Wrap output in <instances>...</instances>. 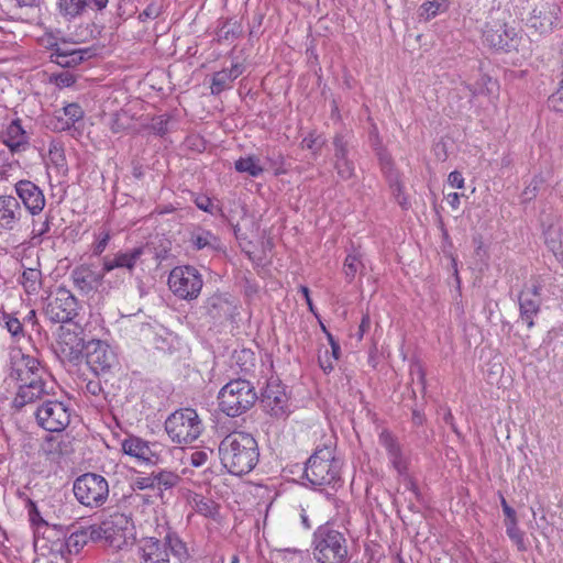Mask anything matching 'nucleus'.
<instances>
[{
	"label": "nucleus",
	"instance_id": "obj_1",
	"mask_svg": "<svg viewBox=\"0 0 563 563\" xmlns=\"http://www.w3.org/2000/svg\"><path fill=\"white\" fill-rule=\"evenodd\" d=\"M221 464L233 475H245L258 463L260 450L255 438L246 432L234 431L219 444Z\"/></svg>",
	"mask_w": 563,
	"mask_h": 563
},
{
	"label": "nucleus",
	"instance_id": "obj_2",
	"mask_svg": "<svg viewBox=\"0 0 563 563\" xmlns=\"http://www.w3.org/2000/svg\"><path fill=\"white\" fill-rule=\"evenodd\" d=\"M335 446L331 440L317 446L305 467V476L312 486L341 485V461L334 455Z\"/></svg>",
	"mask_w": 563,
	"mask_h": 563
},
{
	"label": "nucleus",
	"instance_id": "obj_3",
	"mask_svg": "<svg viewBox=\"0 0 563 563\" xmlns=\"http://www.w3.org/2000/svg\"><path fill=\"white\" fill-rule=\"evenodd\" d=\"M312 554L318 563H346L349 545L345 534L330 523L319 526L313 532Z\"/></svg>",
	"mask_w": 563,
	"mask_h": 563
},
{
	"label": "nucleus",
	"instance_id": "obj_4",
	"mask_svg": "<svg viewBox=\"0 0 563 563\" xmlns=\"http://www.w3.org/2000/svg\"><path fill=\"white\" fill-rule=\"evenodd\" d=\"M257 398V393L249 380L233 379L220 389L219 408L229 417H238L251 409Z\"/></svg>",
	"mask_w": 563,
	"mask_h": 563
},
{
	"label": "nucleus",
	"instance_id": "obj_5",
	"mask_svg": "<svg viewBox=\"0 0 563 563\" xmlns=\"http://www.w3.org/2000/svg\"><path fill=\"white\" fill-rule=\"evenodd\" d=\"M73 493L76 500L85 508L99 509L109 499V483L102 475L88 472L74 481Z\"/></svg>",
	"mask_w": 563,
	"mask_h": 563
},
{
	"label": "nucleus",
	"instance_id": "obj_6",
	"mask_svg": "<svg viewBox=\"0 0 563 563\" xmlns=\"http://www.w3.org/2000/svg\"><path fill=\"white\" fill-rule=\"evenodd\" d=\"M165 430L174 442L190 444L200 437L203 424L196 410L184 408L166 419Z\"/></svg>",
	"mask_w": 563,
	"mask_h": 563
},
{
	"label": "nucleus",
	"instance_id": "obj_7",
	"mask_svg": "<svg viewBox=\"0 0 563 563\" xmlns=\"http://www.w3.org/2000/svg\"><path fill=\"white\" fill-rule=\"evenodd\" d=\"M202 286V276L194 266H176L169 273L168 287L181 300L191 301L197 299Z\"/></svg>",
	"mask_w": 563,
	"mask_h": 563
},
{
	"label": "nucleus",
	"instance_id": "obj_8",
	"mask_svg": "<svg viewBox=\"0 0 563 563\" xmlns=\"http://www.w3.org/2000/svg\"><path fill=\"white\" fill-rule=\"evenodd\" d=\"M521 35L503 18H492L483 30V42L490 48L503 52L518 49Z\"/></svg>",
	"mask_w": 563,
	"mask_h": 563
},
{
	"label": "nucleus",
	"instance_id": "obj_9",
	"mask_svg": "<svg viewBox=\"0 0 563 563\" xmlns=\"http://www.w3.org/2000/svg\"><path fill=\"white\" fill-rule=\"evenodd\" d=\"M86 345L84 330L80 325L77 323L62 325L55 353L63 363L77 364L86 352Z\"/></svg>",
	"mask_w": 563,
	"mask_h": 563
},
{
	"label": "nucleus",
	"instance_id": "obj_10",
	"mask_svg": "<svg viewBox=\"0 0 563 563\" xmlns=\"http://www.w3.org/2000/svg\"><path fill=\"white\" fill-rule=\"evenodd\" d=\"M79 302L66 288L59 287L55 294L47 298L43 308L45 317L52 323L74 324L73 320L78 316Z\"/></svg>",
	"mask_w": 563,
	"mask_h": 563
},
{
	"label": "nucleus",
	"instance_id": "obj_11",
	"mask_svg": "<svg viewBox=\"0 0 563 563\" xmlns=\"http://www.w3.org/2000/svg\"><path fill=\"white\" fill-rule=\"evenodd\" d=\"M333 168L341 180H349L355 176L354 147L352 135L347 132L335 133L332 140Z\"/></svg>",
	"mask_w": 563,
	"mask_h": 563
},
{
	"label": "nucleus",
	"instance_id": "obj_12",
	"mask_svg": "<svg viewBox=\"0 0 563 563\" xmlns=\"http://www.w3.org/2000/svg\"><path fill=\"white\" fill-rule=\"evenodd\" d=\"M37 424L49 432H62L70 423L71 409L63 401L46 399L34 412Z\"/></svg>",
	"mask_w": 563,
	"mask_h": 563
},
{
	"label": "nucleus",
	"instance_id": "obj_13",
	"mask_svg": "<svg viewBox=\"0 0 563 563\" xmlns=\"http://www.w3.org/2000/svg\"><path fill=\"white\" fill-rule=\"evenodd\" d=\"M55 384L45 373L43 376L32 377L27 382L19 383L18 391L13 398L12 405L15 409L21 410L26 405L40 400H46L54 393Z\"/></svg>",
	"mask_w": 563,
	"mask_h": 563
},
{
	"label": "nucleus",
	"instance_id": "obj_14",
	"mask_svg": "<svg viewBox=\"0 0 563 563\" xmlns=\"http://www.w3.org/2000/svg\"><path fill=\"white\" fill-rule=\"evenodd\" d=\"M107 532V544L115 550H122L132 544L135 539L134 522L131 516L113 512L103 520Z\"/></svg>",
	"mask_w": 563,
	"mask_h": 563
},
{
	"label": "nucleus",
	"instance_id": "obj_15",
	"mask_svg": "<svg viewBox=\"0 0 563 563\" xmlns=\"http://www.w3.org/2000/svg\"><path fill=\"white\" fill-rule=\"evenodd\" d=\"M125 454L145 464H157L164 460L167 449L163 443L148 442L139 437H129L122 442Z\"/></svg>",
	"mask_w": 563,
	"mask_h": 563
},
{
	"label": "nucleus",
	"instance_id": "obj_16",
	"mask_svg": "<svg viewBox=\"0 0 563 563\" xmlns=\"http://www.w3.org/2000/svg\"><path fill=\"white\" fill-rule=\"evenodd\" d=\"M263 409L273 417H283L287 412L288 396L285 386L277 377L267 379L261 396L257 398Z\"/></svg>",
	"mask_w": 563,
	"mask_h": 563
},
{
	"label": "nucleus",
	"instance_id": "obj_17",
	"mask_svg": "<svg viewBox=\"0 0 563 563\" xmlns=\"http://www.w3.org/2000/svg\"><path fill=\"white\" fill-rule=\"evenodd\" d=\"M27 216L19 199L11 195L0 196V231L19 233L26 224Z\"/></svg>",
	"mask_w": 563,
	"mask_h": 563
},
{
	"label": "nucleus",
	"instance_id": "obj_18",
	"mask_svg": "<svg viewBox=\"0 0 563 563\" xmlns=\"http://www.w3.org/2000/svg\"><path fill=\"white\" fill-rule=\"evenodd\" d=\"M85 357L88 367L96 376L110 372L117 363L114 351L109 344L100 340L87 342Z\"/></svg>",
	"mask_w": 563,
	"mask_h": 563
},
{
	"label": "nucleus",
	"instance_id": "obj_19",
	"mask_svg": "<svg viewBox=\"0 0 563 563\" xmlns=\"http://www.w3.org/2000/svg\"><path fill=\"white\" fill-rule=\"evenodd\" d=\"M542 286L538 279L526 284L518 296L520 318L529 329L534 325V317L540 312Z\"/></svg>",
	"mask_w": 563,
	"mask_h": 563
},
{
	"label": "nucleus",
	"instance_id": "obj_20",
	"mask_svg": "<svg viewBox=\"0 0 563 563\" xmlns=\"http://www.w3.org/2000/svg\"><path fill=\"white\" fill-rule=\"evenodd\" d=\"M44 367L41 366L37 358L24 354L21 350H14L10 354L9 376L18 383L27 382L32 377L43 376Z\"/></svg>",
	"mask_w": 563,
	"mask_h": 563
},
{
	"label": "nucleus",
	"instance_id": "obj_21",
	"mask_svg": "<svg viewBox=\"0 0 563 563\" xmlns=\"http://www.w3.org/2000/svg\"><path fill=\"white\" fill-rule=\"evenodd\" d=\"M15 194L25 208L32 216H38L46 203L43 190L31 180H19L14 185Z\"/></svg>",
	"mask_w": 563,
	"mask_h": 563
},
{
	"label": "nucleus",
	"instance_id": "obj_22",
	"mask_svg": "<svg viewBox=\"0 0 563 563\" xmlns=\"http://www.w3.org/2000/svg\"><path fill=\"white\" fill-rule=\"evenodd\" d=\"M143 252V247L139 246L106 255L101 258L102 271L107 274L114 269H125L132 274Z\"/></svg>",
	"mask_w": 563,
	"mask_h": 563
},
{
	"label": "nucleus",
	"instance_id": "obj_23",
	"mask_svg": "<svg viewBox=\"0 0 563 563\" xmlns=\"http://www.w3.org/2000/svg\"><path fill=\"white\" fill-rule=\"evenodd\" d=\"M109 0H58L59 14L66 20H73L89 11H102Z\"/></svg>",
	"mask_w": 563,
	"mask_h": 563
},
{
	"label": "nucleus",
	"instance_id": "obj_24",
	"mask_svg": "<svg viewBox=\"0 0 563 563\" xmlns=\"http://www.w3.org/2000/svg\"><path fill=\"white\" fill-rule=\"evenodd\" d=\"M106 273L101 269V272H96L91 268V266L84 264L76 266L71 273L70 277L74 283V286L82 294H89L93 291L98 285L102 282Z\"/></svg>",
	"mask_w": 563,
	"mask_h": 563
},
{
	"label": "nucleus",
	"instance_id": "obj_25",
	"mask_svg": "<svg viewBox=\"0 0 563 563\" xmlns=\"http://www.w3.org/2000/svg\"><path fill=\"white\" fill-rule=\"evenodd\" d=\"M48 47L51 49V62L67 68L80 64L87 54L85 49L69 47L67 43L55 42L49 44Z\"/></svg>",
	"mask_w": 563,
	"mask_h": 563
},
{
	"label": "nucleus",
	"instance_id": "obj_26",
	"mask_svg": "<svg viewBox=\"0 0 563 563\" xmlns=\"http://www.w3.org/2000/svg\"><path fill=\"white\" fill-rule=\"evenodd\" d=\"M137 545L140 563H169V552L158 539L142 538Z\"/></svg>",
	"mask_w": 563,
	"mask_h": 563
},
{
	"label": "nucleus",
	"instance_id": "obj_27",
	"mask_svg": "<svg viewBox=\"0 0 563 563\" xmlns=\"http://www.w3.org/2000/svg\"><path fill=\"white\" fill-rule=\"evenodd\" d=\"M1 140L11 154L25 151L30 144V135L22 128L20 119H14L10 122L7 129L2 132Z\"/></svg>",
	"mask_w": 563,
	"mask_h": 563
},
{
	"label": "nucleus",
	"instance_id": "obj_28",
	"mask_svg": "<svg viewBox=\"0 0 563 563\" xmlns=\"http://www.w3.org/2000/svg\"><path fill=\"white\" fill-rule=\"evenodd\" d=\"M87 543L88 540L84 526L76 527L73 525L67 528V532H65L63 541L59 542V548L56 550H58L62 555H65V553L77 555Z\"/></svg>",
	"mask_w": 563,
	"mask_h": 563
},
{
	"label": "nucleus",
	"instance_id": "obj_29",
	"mask_svg": "<svg viewBox=\"0 0 563 563\" xmlns=\"http://www.w3.org/2000/svg\"><path fill=\"white\" fill-rule=\"evenodd\" d=\"M379 443L383 445L389 456L390 462L398 473L406 471V463L401 454V449L395 437L387 430H384L379 434Z\"/></svg>",
	"mask_w": 563,
	"mask_h": 563
},
{
	"label": "nucleus",
	"instance_id": "obj_30",
	"mask_svg": "<svg viewBox=\"0 0 563 563\" xmlns=\"http://www.w3.org/2000/svg\"><path fill=\"white\" fill-rule=\"evenodd\" d=\"M162 543L166 551H169L180 563H186L189 560L188 548L177 533L167 532Z\"/></svg>",
	"mask_w": 563,
	"mask_h": 563
},
{
	"label": "nucleus",
	"instance_id": "obj_31",
	"mask_svg": "<svg viewBox=\"0 0 563 563\" xmlns=\"http://www.w3.org/2000/svg\"><path fill=\"white\" fill-rule=\"evenodd\" d=\"M29 518L35 528V536H45L47 532L58 531L62 532V526L48 525L41 516L35 503L31 499L27 501Z\"/></svg>",
	"mask_w": 563,
	"mask_h": 563
},
{
	"label": "nucleus",
	"instance_id": "obj_32",
	"mask_svg": "<svg viewBox=\"0 0 563 563\" xmlns=\"http://www.w3.org/2000/svg\"><path fill=\"white\" fill-rule=\"evenodd\" d=\"M365 264L363 255L358 251L347 254L343 264V274L347 283H352L357 275H363Z\"/></svg>",
	"mask_w": 563,
	"mask_h": 563
},
{
	"label": "nucleus",
	"instance_id": "obj_33",
	"mask_svg": "<svg viewBox=\"0 0 563 563\" xmlns=\"http://www.w3.org/2000/svg\"><path fill=\"white\" fill-rule=\"evenodd\" d=\"M190 242L197 250L209 249L214 251L220 246L219 238L216 236L210 231L202 229H198L195 232H192Z\"/></svg>",
	"mask_w": 563,
	"mask_h": 563
},
{
	"label": "nucleus",
	"instance_id": "obj_34",
	"mask_svg": "<svg viewBox=\"0 0 563 563\" xmlns=\"http://www.w3.org/2000/svg\"><path fill=\"white\" fill-rule=\"evenodd\" d=\"M154 488L158 489V496L163 498V490L170 489L179 484L181 481L180 476L170 471L153 472Z\"/></svg>",
	"mask_w": 563,
	"mask_h": 563
},
{
	"label": "nucleus",
	"instance_id": "obj_35",
	"mask_svg": "<svg viewBox=\"0 0 563 563\" xmlns=\"http://www.w3.org/2000/svg\"><path fill=\"white\" fill-rule=\"evenodd\" d=\"M19 282L29 295L36 294L42 286V273L37 268H25Z\"/></svg>",
	"mask_w": 563,
	"mask_h": 563
},
{
	"label": "nucleus",
	"instance_id": "obj_36",
	"mask_svg": "<svg viewBox=\"0 0 563 563\" xmlns=\"http://www.w3.org/2000/svg\"><path fill=\"white\" fill-rule=\"evenodd\" d=\"M234 168L236 172L247 174L254 178L261 176L264 172V168L260 165V159L252 155L240 157L235 161Z\"/></svg>",
	"mask_w": 563,
	"mask_h": 563
},
{
	"label": "nucleus",
	"instance_id": "obj_37",
	"mask_svg": "<svg viewBox=\"0 0 563 563\" xmlns=\"http://www.w3.org/2000/svg\"><path fill=\"white\" fill-rule=\"evenodd\" d=\"M448 10L446 0H428L424 1L419 10L418 15L420 20L430 21L435 18L439 13Z\"/></svg>",
	"mask_w": 563,
	"mask_h": 563
},
{
	"label": "nucleus",
	"instance_id": "obj_38",
	"mask_svg": "<svg viewBox=\"0 0 563 563\" xmlns=\"http://www.w3.org/2000/svg\"><path fill=\"white\" fill-rule=\"evenodd\" d=\"M0 324L11 334L14 341L19 342L24 338L23 323L14 314L3 312L0 319Z\"/></svg>",
	"mask_w": 563,
	"mask_h": 563
},
{
	"label": "nucleus",
	"instance_id": "obj_39",
	"mask_svg": "<svg viewBox=\"0 0 563 563\" xmlns=\"http://www.w3.org/2000/svg\"><path fill=\"white\" fill-rule=\"evenodd\" d=\"M234 79L231 77L230 73L225 69L217 71L213 74L212 82H211V93L219 95L222 91L231 88Z\"/></svg>",
	"mask_w": 563,
	"mask_h": 563
},
{
	"label": "nucleus",
	"instance_id": "obj_40",
	"mask_svg": "<svg viewBox=\"0 0 563 563\" xmlns=\"http://www.w3.org/2000/svg\"><path fill=\"white\" fill-rule=\"evenodd\" d=\"M108 125L114 134H118L131 126V118L125 112H115L110 115Z\"/></svg>",
	"mask_w": 563,
	"mask_h": 563
},
{
	"label": "nucleus",
	"instance_id": "obj_41",
	"mask_svg": "<svg viewBox=\"0 0 563 563\" xmlns=\"http://www.w3.org/2000/svg\"><path fill=\"white\" fill-rule=\"evenodd\" d=\"M194 504L195 510L205 517H212L217 512V504L210 498L196 495L194 497Z\"/></svg>",
	"mask_w": 563,
	"mask_h": 563
},
{
	"label": "nucleus",
	"instance_id": "obj_42",
	"mask_svg": "<svg viewBox=\"0 0 563 563\" xmlns=\"http://www.w3.org/2000/svg\"><path fill=\"white\" fill-rule=\"evenodd\" d=\"M506 533L509 539L516 544L519 551H526L527 545L525 542V533L519 529L517 520L506 522Z\"/></svg>",
	"mask_w": 563,
	"mask_h": 563
},
{
	"label": "nucleus",
	"instance_id": "obj_43",
	"mask_svg": "<svg viewBox=\"0 0 563 563\" xmlns=\"http://www.w3.org/2000/svg\"><path fill=\"white\" fill-rule=\"evenodd\" d=\"M52 219H53V217L51 214H45L44 221H40L33 217L32 231H31V236L33 240L42 239L44 235H46L49 232Z\"/></svg>",
	"mask_w": 563,
	"mask_h": 563
},
{
	"label": "nucleus",
	"instance_id": "obj_44",
	"mask_svg": "<svg viewBox=\"0 0 563 563\" xmlns=\"http://www.w3.org/2000/svg\"><path fill=\"white\" fill-rule=\"evenodd\" d=\"M63 114L70 125H75L78 121L84 119L85 112L78 103H68L63 109Z\"/></svg>",
	"mask_w": 563,
	"mask_h": 563
},
{
	"label": "nucleus",
	"instance_id": "obj_45",
	"mask_svg": "<svg viewBox=\"0 0 563 563\" xmlns=\"http://www.w3.org/2000/svg\"><path fill=\"white\" fill-rule=\"evenodd\" d=\"M84 530L86 532L88 542L89 541L97 542L100 540H104L107 542V532L104 529L103 521L100 525L86 526V527H84Z\"/></svg>",
	"mask_w": 563,
	"mask_h": 563
},
{
	"label": "nucleus",
	"instance_id": "obj_46",
	"mask_svg": "<svg viewBox=\"0 0 563 563\" xmlns=\"http://www.w3.org/2000/svg\"><path fill=\"white\" fill-rule=\"evenodd\" d=\"M543 179L541 176H534L531 181L525 187L521 197L523 202L531 201L536 198Z\"/></svg>",
	"mask_w": 563,
	"mask_h": 563
},
{
	"label": "nucleus",
	"instance_id": "obj_47",
	"mask_svg": "<svg viewBox=\"0 0 563 563\" xmlns=\"http://www.w3.org/2000/svg\"><path fill=\"white\" fill-rule=\"evenodd\" d=\"M195 205L198 209L208 212L212 216L221 212V209L213 203L212 199L205 195H198L196 196L194 200Z\"/></svg>",
	"mask_w": 563,
	"mask_h": 563
},
{
	"label": "nucleus",
	"instance_id": "obj_48",
	"mask_svg": "<svg viewBox=\"0 0 563 563\" xmlns=\"http://www.w3.org/2000/svg\"><path fill=\"white\" fill-rule=\"evenodd\" d=\"M210 313L213 317H220L223 310H228V314L230 313V302L222 299L220 296H213L208 301Z\"/></svg>",
	"mask_w": 563,
	"mask_h": 563
},
{
	"label": "nucleus",
	"instance_id": "obj_49",
	"mask_svg": "<svg viewBox=\"0 0 563 563\" xmlns=\"http://www.w3.org/2000/svg\"><path fill=\"white\" fill-rule=\"evenodd\" d=\"M377 156H378V159H379V164H380L382 170L387 176H390V175L395 174L394 168H393V159H391V156L389 155V153L387 151L383 150V148H379L377 151Z\"/></svg>",
	"mask_w": 563,
	"mask_h": 563
},
{
	"label": "nucleus",
	"instance_id": "obj_50",
	"mask_svg": "<svg viewBox=\"0 0 563 563\" xmlns=\"http://www.w3.org/2000/svg\"><path fill=\"white\" fill-rule=\"evenodd\" d=\"M110 239L111 235L109 231L102 232L92 245V254L96 256H100L106 251Z\"/></svg>",
	"mask_w": 563,
	"mask_h": 563
},
{
	"label": "nucleus",
	"instance_id": "obj_51",
	"mask_svg": "<svg viewBox=\"0 0 563 563\" xmlns=\"http://www.w3.org/2000/svg\"><path fill=\"white\" fill-rule=\"evenodd\" d=\"M302 147L317 153L320 151L322 146V142L320 141V136L314 133H309L301 142Z\"/></svg>",
	"mask_w": 563,
	"mask_h": 563
},
{
	"label": "nucleus",
	"instance_id": "obj_52",
	"mask_svg": "<svg viewBox=\"0 0 563 563\" xmlns=\"http://www.w3.org/2000/svg\"><path fill=\"white\" fill-rule=\"evenodd\" d=\"M84 391L86 395L99 397L101 394H103V387L100 379L96 378L87 380L84 387Z\"/></svg>",
	"mask_w": 563,
	"mask_h": 563
},
{
	"label": "nucleus",
	"instance_id": "obj_53",
	"mask_svg": "<svg viewBox=\"0 0 563 563\" xmlns=\"http://www.w3.org/2000/svg\"><path fill=\"white\" fill-rule=\"evenodd\" d=\"M161 14V8L155 3H151L140 14L139 19L145 22L148 19H156Z\"/></svg>",
	"mask_w": 563,
	"mask_h": 563
},
{
	"label": "nucleus",
	"instance_id": "obj_54",
	"mask_svg": "<svg viewBox=\"0 0 563 563\" xmlns=\"http://www.w3.org/2000/svg\"><path fill=\"white\" fill-rule=\"evenodd\" d=\"M151 129L157 135H165L167 133V119L164 115H159L153 120Z\"/></svg>",
	"mask_w": 563,
	"mask_h": 563
},
{
	"label": "nucleus",
	"instance_id": "obj_55",
	"mask_svg": "<svg viewBox=\"0 0 563 563\" xmlns=\"http://www.w3.org/2000/svg\"><path fill=\"white\" fill-rule=\"evenodd\" d=\"M54 81L59 88L70 87L75 84V77L70 73L64 71L56 75Z\"/></svg>",
	"mask_w": 563,
	"mask_h": 563
},
{
	"label": "nucleus",
	"instance_id": "obj_56",
	"mask_svg": "<svg viewBox=\"0 0 563 563\" xmlns=\"http://www.w3.org/2000/svg\"><path fill=\"white\" fill-rule=\"evenodd\" d=\"M387 177H388V179H389L390 187H391V189H393L394 194H396V195H397V200H398L399 205H400L402 208H405V207H406V205H407V202H406V200H405V199H404V200H401V199H400V192H401L402 186H401V184H400V183H399V180H398V176H397V174L395 173V174H393V175H390V176H387Z\"/></svg>",
	"mask_w": 563,
	"mask_h": 563
},
{
	"label": "nucleus",
	"instance_id": "obj_57",
	"mask_svg": "<svg viewBox=\"0 0 563 563\" xmlns=\"http://www.w3.org/2000/svg\"><path fill=\"white\" fill-rule=\"evenodd\" d=\"M23 327L24 325H31L32 327V330L36 331L38 334H41L42 332V325L40 324L38 320H37V316H36V312L35 310H30L27 312V314L24 317L23 319Z\"/></svg>",
	"mask_w": 563,
	"mask_h": 563
},
{
	"label": "nucleus",
	"instance_id": "obj_58",
	"mask_svg": "<svg viewBox=\"0 0 563 563\" xmlns=\"http://www.w3.org/2000/svg\"><path fill=\"white\" fill-rule=\"evenodd\" d=\"M49 126L54 131L58 132L68 131L73 128V125H70V123H68V121L60 115H56L54 119H52L49 122Z\"/></svg>",
	"mask_w": 563,
	"mask_h": 563
},
{
	"label": "nucleus",
	"instance_id": "obj_59",
	"mask_svg": "<svg viewBox=\"0 0 563 563\" xmlns=\"http://www.w3.org/2000/svg\"><path fill=\"white\" fill-rule=\"evenodd\" d=\"M208 457H209L208 452L201 451V450L195 451L191 453L190 463H191V465L199 467V466H202L203 464H206V462L208 461Z\"/></svg>",
	"mask_w": 563,
	"mask_h": 563
},
{
	"label": "nucleus",
	"instance_id": "obj_60",
	"mask_svg": "<svg viewBox=\"0 0 563 563\" xmlns=\"http://www.w3.org/2000/svg\"><path fill=\"white\" fill-rule=\"evenodd\" d=\"M133 486H134V488H137V489H141V490L142 489H147V488L154 489L153 473L150 476L136 478L134 481Z\"/></svg>",
	"mask_w": 563,
	"mask_h": 563
},
{
	"label": "nucleus",
	"instance_id": "obj_61",
	"mask_svg": "<svg viewBox=\"0 0 563 563\" xmlns=\"http://www.w3.org/2000/svg\"><path fill=\"white\" fill-rule=\"evenodd\" d=\"M448 181L453 188L461 189L464 186V178L457 170L450 173Z\"/></svg>",
	"mask_w": 563,
	"mask_h": 563
},
{
	"label": "nucleus",
	"instance_id": "obj_62",
	"mask_svg": "<svg viewBox=\"0 0 563 563\" xmlns=\"http://www.w3.org/2000/svg\"><path fill=\"white\" fill-rule=\"evenodd\" d=\"M319 364L325 373L331 372L333 369V362L330 357L328 350H325L324 356H319Z\"/></svg>",
	"mask_w": 563,
	"mask_h": 563
},
{
	"label": "nucleus",
	"instance_id": "obj_63",
	"mask_svg": "<svg viewBox=\"0 0 563 563\" xmlns=\"http://www.w3.org/2000/svg\"><path fill=\"white\" fill-rule=\"evenodd\" d=\"M501 507H503V511L506 516V522L517 520L516 511L507 504L505 498H501Z\"/></svg>",
	"mask_w": 563,
	"mask_h": 563
},
{
	"label": "nucleus",
	"instance_id": "obj_64",
	"mask_svg": "<svg viewBox=\"0 0 563 563\" xmlns=\"http://www.w3.org/2000/svg\"><path fill=\"white\" fill-rule=\"evenodd\" d=\"M558 101H563V77H562V80L560 81V85H559V88L558 90L552 93L549 98V102L554 107L556 108V102Z\"/></svg>",
	"mask_w": 563,
	"mask_h": 563
}]
</instances>
